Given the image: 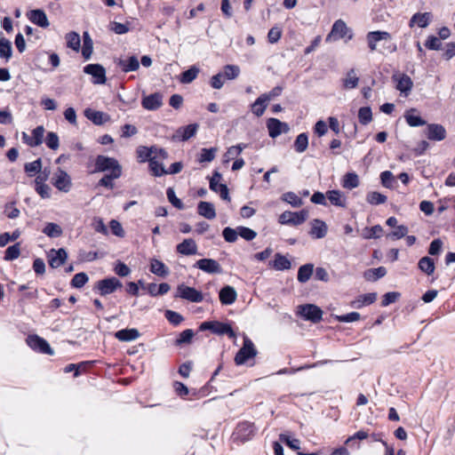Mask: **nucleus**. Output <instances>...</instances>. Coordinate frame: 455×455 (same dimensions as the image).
<instances>
[{
	"mask_svg": "<svg viewBox=\"0 0 455 455\" xmlns=\"http://www.w3.org/2000/svg\"><path fill=\"white\" fill-rule=\"evenodd\" d=\"M199 331H211L214 334L228 335L229 338H234L235 336V333L229 323H221L219 321L203 322L199 326Z\"/></svg>",
	"mask_w": 455,
	"mask_h": 455,
	"instance_id": "f257e3e1",
	"label": "nucleus"
},
{
	"mask_svg": "<svg viewBox=\"0 0 455 455\" xmlns=\"http://www.w3.org/2000/svg\"><path fill=\"white\" fill-rule=\"evenodd\" d=\"M257 353L258 351L253 342L248 337H244L243 346L235 356V363L236 365H243L250 359L254 358Z\"/></svg>",
	"mask_w": 455,
	"mask_h": 455,
	"instance_id": "f03ea898",
	"label": "nucleus"
},
{
	"mask_svg": "<svg viewBox=\"0 0 455 455\" xmlns=\"http://www.w3.org/2000/svg\"><path fill=\"white\" fill-rule=\"evenodd\" d=\"M116 169L118 170V172H122V167L116 159L103 155H99L96 157L93 172H103L108 171L111 172L116 171Z\"/></svg>",
	"mask_w": 455,
	"mask_h": 455,
	"instance_id": "7ed1b4c3",
	"label": "nucleus"
},
{
	"mask_svg": "<svg viewBox=\"0 0 455 455\" xmlns=\"http://www.w3.org/2000/svg\"><path fill=\"white\" fill-rule=\"evenodd\" d=\"M122 286V283L116 277H108L98 281L95 284L94 290H97L100 295L106 296L113 293Z\"/></svg>",
	"mask_w": 455,
	"mask_h": 455,
	"instance_id": "20e7f679",
	"label": "nucleus"
},
{
	"mask_svg": "<svg viewBox=\"0 0 455 455\" xmlns=\"http://www.w3.org/2000/svg\"><path fill=\"white\" fill-rule=\"evenodd\" d=\"M298 313L307 321L317 323L322 320V309L314 304H305L299 307Z\"/></svg>",
	"mask_w": 455,
	"mask_h": 455,
	"instance_id": "39448f33",
	"label": "nucleus"
},
{
	"mask_svg": "<svg viewBox=\"0 0 455 455\" xmlns=\"http://www.w3.org/2000/svg\"><path fill=\"white\" fill-rule=\"evenodd\" d=\"M27 344L33 350L42 354L52 355L54 354L53 349L50 347L49 343L38 335H29L27 338Z\"/></svg>",
	"mask_w": 455,
	"mask_h": 455,
	"instance_id": "423d86ee",
	"label": "nucleus"
},
{
	"mask_svg": "<svg viewBox=\"0 0 455 455\" xmlns=\"http://www.w3.org/2000/svg\"><path fill=\"white\" fill-rule=\"evenodd\" d=\"M176 297L187 299L190 302L199 303L204 300V295L201 291L193 287L187 286L183 283L178 285Z\"/></svg>",
	"mask_w": 455,
	"mask_h": 455,
	"instance_id": "0eeeda50",
	"label": "nucleus"
},
{
	"mask_svg": "<svg viewBox=\"0 0 455 455\" xmlns=\"http://www.w3.org/2000/svg\"><path fill=\"white\" fill-rule=\"evenodd\" d=\"M267 128L271 138L275 139L282 133H287L290 131L288 124L281 122L277 118H268L267 120Z\"/></svg>",
	"mask_w": 455,
	"mask_h": 455,
	"instance_id": "6e6552de",
	"label": "nucleus"
},
{
	"mask_svg": "<svg viewBox=\"0 0 455 455\" xmlns=\"http://www.w3.org/2000/svg\"><path fill=\"white\" fill-rule=\"evenodd\" d=\"M348 32L350 31L347 27V24L342 20H338L333 23L331 30L326 37V41H329L331 38H333L334 40L345 38ZM352 36H353L350 33L347 36V39L350 40Z\"/></svg>",
	"mask_w": 455,
	"mask_h": 455,
	"instance_id": "1a4fd4ad",
	"label": "nucleus"
},
{
	"mask_svg": "<svg viewBox=\"0 0 455 455\" xmlns=\"http://www.w3.org/2000/svg\"><path fill=\"white\" fill-rule=\"evenodd\" d=\"M391 40V35L387 31H370L366 35V41L371 52L377 51V44L380 41Z\"/></svg>",
	"mask_w": 455,
	"mask_h": 455,
	"instance_id": "9d476101",
	"label": "nucleus"
},
{
	"mask_svg": "<svg viewBox=\"0 0 455 455\" xmlns=\"http://www.w3.org/2000/svg\"><path fill=\"white\" fill-rule=\"evenodd\" d=\"M84 72L92 76L93 84H103L106 83V70L100 64H88L84 68Z\"/></svg>",
	"mask_w": 455,
	"mask_h": 455,
	"instance_id": "9b49d317",
	"label": "nucleus"
},
{
	"mask_svg": "<svg viewBox=\"0 0 455 455\" xmlns=\"http://www.w3.org/2000/svg\"><path fill=\"white\" fill-rule=\"evenodd\" d=\"M53 186L60 191L68 192L72 186L70 176L65 171L59 168L55 173Z\"/></svg>",
	"mask_w": 455,
	"mask_h": 455,
	"instance_id": "f8f14e48",
	"label": "nucleus"
},
{
	"mask_svg": "<svg viewBox=\"0 0 455 455\" xmlns=\"http://www.w3.org/2000/svg\"><path fill=\"white\" fill-rule=\"evenodd\" d=\"M47 258L50 267L57 268L65 263L68 258V253L63 248L59 250L52 249L47 253Z\"/></svg>",
	"mask_w": 455,
	"mask_h": 455,
	"instance_id": "ddd939ff",
	"label": "nucleus"
},
{
	"mask_svg": "<svg viewBox=\"0 0 455 455\" xmlns=\"http://www.w3.org/2000/svg\"><path fill=\"white\" fill-rule=\"evenodd\" d=\"M44 134V128L42 125L36 127L32 131V135L29 136L26 132H22V140L29 147H37L42 144Z\"/></svg>",
	"mask_w": 455,
	"mask_h": 455,
	"instance_id": "4468645a",
	"label": "nucleus"
},
{
	"mask_svg": "<svg viewBox=\"0 0 455 455\" xmlns=\"http://www.w3.org/2000/svg\"><path fill=\"white\" fill-rule=\"evenodd\" d=\"M195 267L208 274H220L222 271L220 263L212 259H199L196 262Z\"/></svg>",
	"mask_w": 455,
	"mask_h": 455,
	"instance_id": "2eb2a0df",
	"label": "nucleus"
},
{
	"mask_svg": "<svg viewBox=\"0 0 455 455\" xmlns=\"http://www.w3.org/2000/svg\"><path fill=\"white\" fill-rule=\"evenodd\" d=\"M426 135L430 140L441 141L446 138V130L442 124H430L427 126Z\"/></svg>",
	"mask_w": 455,
	"mask_h": 455,
	"instance_id": "dca6fc26",
	"label": "nucleus"
},
{
	"mask_svg": "<svg viewBox=\"0 0 455 455\" xmlns=\"http://www.w3.org/2000/svg\"><path fill=\"white\" fill-rule=\"evenodd\" d=\"M141 105L147 110H156L163 105V95L160 92H155L145 96Z\"/></svg>",
	"mask_w": 455,
	"mask_h": 455,
	"instance_id": "f3484780",
	"label": "nucleus"
},
{
	"mask_svg": "<svg viewBox=\"0 0 455 455\" xmlns=\"http://www.w3.org/2000/svg\"><path fill=\"white\" fill-rule=\"evenodd\" d=\"M198 129L197 124H191L180 127L173 135L174 140L185 141L196 135Z\"/></svg>",
	"mask_w": 455,
	"mask_h": 455,
	"instance_id": "a211bd4d",
	"label": "nucleus"
},
{
	"mask_svg": "<svg viewBox=\"0 0 455 455\" xmlns=\"http://www.w3.org/2000/svg\"><path fill=\"white\" fill-rule=\"evenodd\" d=\"M311 229L309 235L316 239L323 238L328 231L326 223L319 219H314L311 222Z\"/></svg>",
	"mask_w": 455,
	"mask_h": 455,
	"instance_id": "6ab92c4d",
	"label": "nucleus"
},
{
	"mask_svg": "<svg viewBox=\"0 0 455 455\" xmlns=\"http://www.w3.org/2000/svg\"><path fill=\"white\" fill-rule=\"evenodd\" d=\"M433 15L431 12H417L412 15L409 21V27L413 28L417 25L419 28H427L431 22Z\"/></svg>",
	"mask_w": 455,
	"mask_h": 455,
	"instance_id": "aec40b11",
	"label": "nucleus"
},
{
	"mask_svg": "<svg viewBox=\"0 0 455 455\" xmlns=\"http://www.w3.org/2000/svg\"><path fill=\"white\" fill-rule=\"evenodd\" d=\"M393 79L397 82L396 89L403 93L404 96H408L413 87V82L411 77L405 74L399 76H393Z\"/></svg>",
	"mask_w": 455,
	"mask_h": 455,
	"instance_id": "412c9836",
	"label": "nucleus"
},
{
	"mask_svg": "<svg viewBox=\"0 0 455 455\" xmlns=\"http://www.w3.org/2000/svg\"><path fill=\"white\" fill-rule=\"evenodd\" d=\"M176 251L178 253L186 256L195 255L197 253V245L194 239L186 238L176 246Z\"/></svg>",
	"mask_w": 455,
	"mask_h": 455,
	"instance_id": "4be33fe9",
	"label": "nucleus"
},
{
	"mask_svg": "<svg viewBox=\"0 0 455 455\" xmlns=\"http://www.w3.org/2000/svg\"><path fill=\"white\" fill-rule=\"evenodd\" d=\"M28 18L32 23L44 28L49 27L50 25L45 12L41 9L30 11L28 13Z\"/></svg>",
	"mask_w": 455,
	"mask_h": 455,
	"instance_id": "5701e85b",
	"label": "nucleus"
},
{
	"mask_svg": "<svg viewBox=\"0 0 455 455\" xmlns=\"http://www.w3.org/2000/svg\"><path fill=\"white\" fill-rule=\"evenodd\" d=\"M84 114L87 119L96 125H101L110 119L108 114L89 108L84 109Z\"/></svg>",
	"mask_w": 455,
	"mask_h": 455,
	"instance_id": "b1692460",
	"label": "nucleus"
},
{
	"mask_svg": "<svg viewBox=\"0 0 455 455\" xmlns=\"http://www.w3.org/2000/svg\"><path fill=\"white\" fill-rule=\"evenodd\" d=\"M219 296L223 305H231L235 301L237 293L234 287L226 285L220 291Z\"/></svg>",
	"mask_w": 455,
	"mask_h": 455,
	"instance_id": "393cba45",
	"label": "nucleus"
},
{
	"mask_svg": "<svg viewBox=\"0 0 455 455\" xmlns=\"http://www.w3.org/2000/svg\"><path fill=\"white\" fill-rule=\"evenodd\" d=\"M114 336L119 341L129 342L137 339L140 336V333L137 329L132 328L117 331L115 332Z\"/></svg>",
	"mask_w": 455,
	"mask_h": 455,
	"instance_id": "a878e982",
	"label": "nucleus"
},
{
	"mask_svg": "<svg viewBox=\"0 0 455 455\" xmlns=\"http://www.w3.org/2000/svg\"><path fill=\"white\" fill-rule=\"evenodd\" d=\"M116 64L121 68L122 71L125 73L136 71L140 68V63L136 56H131L126 60L119 59Z\"/></svg>",
	"mask_w": 455,
	"mask_h": 455,
	"instance_id": "bb28decb",
	"label": "nucleus"
},
{
	"mask_svg": "<svg viewBox=\"0 0 455 455\" xmlns=\"http://www.w3.org/2000/svg\"><path fill=\"white\" fill-rule=\"evenodd\" d=\"M199 215L208 220H213L216 217L214 205L212 203L201 201L197 205Z\"/></svg>",
	"mask_w": 455,
	"mask_h": 455,
	"instance_id": "cd10ccee",
	"label": "nucleus"
},
{
	"mask_svg": "<svg viewBox=\"0 0 455 455\" xmlns=\"http://www.w3.org/2000/svg\"><path fill=\"white\" fill-rule=\"evenodd\" d=\"M387 275V269L384 267H379L376 268H369L363 272V277L369 282H376L379 278L384 277Z\"/></svg>",
	"mask_w": 455,
	"mask_h": 455,
	"instance_id": "c85d7f7f",
	"label": "nucleus"
},
{
	"mask_svg": "<svg viewBox=\"0 0 455 455\" xmlns=\"http://www.w3.org/2000/svg\"><path fill=\"white\" fill-rule=\"evenodd\" d=\"M377 299L376 292H370L366 294L360 295L356 298L355 300L352 302V306L356 308H361L365 305H371L374 303Z\"/></svg>",
	"mask_w": 455,
	"mask_h": 455,
	"instance_id": "c756f323",
	"label": "nucleus"
},
{
	"mask_svg": "<svg viewBox=\"0 0 455 455\" xmlns=\"http://www.w3.org/2000/svg\"><path fill=\"white\" fill-rule=\"evenodd\" d=\"M269 264L273 268L279 271L290 269L291 267V261L281 253H276L275 255V259L272 262H269Z\"/></svg>",
	"mask_w": 455,
	"mask_h": 455,
	"instance_id": "7c9ffc66",
	"label": "nucleus"
},
{
	"mask_svg": "<svg viewBox=\"0 0 455 455\" xmlns=\"http://www.w3.org/2000/svg\"><path fill=\"white\" fill-rule=\"evenodd\" d=\"M313 272H314V265L313 264L307 263V264L302 265L301 267H299V268L298 270V275H297L298 281L301 283H307L310 279L311 275H313Z\"/></svg>",
	"mask_w": 455,
	"mask_h": 455,
	"instance_id": "2f4dec72",
	"label": "nucleus"
},
{
	"mask_svg": "<svg viewBox=\"0 0 455 455\" xmlns=\"http://www.w3.org/2000/svg\"><path fill=\"white\" fill-rule=\"evenodd\" d=\"M121 175H122V172H118V170L116 169V171L105 174L99 180L98 185L101 186V187H105L109 189H112L114 188V184H113L112 180L120 178Z\"/></svg>",
	"mask_w": 455,
	"mask_h": 455,
	"instance_id": "473e14b6",
	"label": "nucleus"
},
{
	"mask_svg": "<svg viewBox=\"0 0 455 455\" xmlns=\"http://www.w3.org/2000/svg\"><path fill=\"white\" fill-rule=\"evenodd\" d=\"M419 268L427 275H431L435 272V261L430 257L425 256L419 260Z\"/></svg>",
	"mask_w": 455,
	"mask_h": 455,
	"instance_id": "72a5a7b5",
	"label": "nucleus"
},
{
	"mask_svg": "<svg viewBox=\"0 0 455 455\" xmlns=\"http://www.w3.org/2000/svg\"><path fill=\"white\" fill-rule=\"evenodd\" d=\"M150 271L158 275V276H161V277H164L166 276L168 274H169V269L168 267L164 265V262L156 259H153L151 260V263H150Z\"/></svg>",
	"mask_w": 455,
	"mask_h": 455,
	"instance_id": "f704fd0d",
	"label": "nucleus"
},
{
	"mask_svg": "<svg viewBox=\"0 0 455 455\" xmlns=\"http://www.w3.org/2000/svg\"><path fill=\"white\" fill-rule=\"evenodd\" d=\"M327 198L331 204L339 207H346V199L339 190H329L326 193Z\"/></svg>",
	"mask_w": 455,
	"mask_h": 455,
	"instance_id": "c9c22d12",
	"label": "nucleus"
},
{
	"mask_svg": "<svg viewBox=\"0 0 455 455\" xmlns=\"http://www.w3.org/2000/svg\"><path fill=\"white\" fill-rule=\"evenodd\" d=\"M267 102L262 98V96H259L257 100L251 105V111L257 117H260L263 116L266 108H267Z\"/></svg>",
	"mask_w": 455,
	"mask_h": 455,
	"instance_id": "e433bc0d",
	"label": "nucleus"
},
{
	"mask_svg": "<svg viewBox=\"0 0 455 455\" xmlns=\"http://www.w3.org/2000/svg\"><path fill=\"white\" fill-rule=\"evenodd\" d=\"M67 42V47L78 52L81 46V39L80 36L75 32L71 31L68 33L65 36Z\"/></svg>",
	"mask_w": 455,
	"mask_h": 455,
	"instance_id": "4c0bfd02",
	"label": "nucleus"
},
{
	"mask_svg": "<svg viewBox=\"0 0 455 455\" xmlns=\"http://www.w3.org/2000/svg\"><path fill=\"white\" fill-rule=\"evenodd\" d=\"M148 167L151 172V174L155 177H160L164 174H167L164 166L163 165V164L158 163L156 161V156H153V158L149 159Z\"/></svg>",
	"mask_w": 455,
	"mask_h": 455,
	"instance_id": "58836bf2",
	"label": "nucleus"
},
{
	"mask_svg": "<svg viewBox=\"0 0 455 455\" xmlns=\"http://www.w3.org/2000/svg\"><path fill=\"white\" fill-rule=\"evenodd\" d=\"M199 72L200 69L196 66L190 67L188 70L181 73L180 83L190 84L197 77Z\"/></svg>",
	"mask_w": 455,
	"mask_h": 455,
	"instance_id": "ea45409f",
	"label": "nucleus"
},
{
	"mask_svg": "<svg viewBox=\"0 0 455 455\" xmlns=\"http://www.w3.org/2000/svg\"><path fill=\"white\" fill-rule=\"evenodd\" d=\"M43 233L51 238H56L62 235V228L56 223L48 222L44 228Z\"/></svg>",
	"mask_w": 455,
	"mask_h": 455,
	"instance_id": "a19ab883",
	"label": "nucleus"
},
{
	"mask_svg": "<svg viewBox=\"0 0 455 455\" xmlns=\"http://www.w3.org/2000/svg\"><path fill=\"white\" fill-rule=\"evenodd\" d=\"M342 186L347 189H353L359 186L358 175L355 172H348L344 176Z\"/></svg>",
	"mask_w": 455,
	"mask_h": 455,
	"instance_id": "79ce46f5",
	"label": "nucleus"
},
{
	"mask_svg": "<svg viewBox=\"0 0 455 455\" xmlns=\"http://www.w3.org/2000/svg\"><path fill=\"white\" fill-rule=\"evenodd\" d=\"M359 78L356 76L355 70L351 68L347 73V77L343 80V86L346 89H354L358 85Z\"/></svg>",
	"mask_w": 455,
	"mask_h": 455,
	"instance_id": "37998d69",
	"label": "nucleus"
},
{
	"mask_svg": "<svg viewBox=\"0 0 455 455\" xmlns=\"http://www.w3.org/2000/svg\"><path fill=\"white\" fill-rule=\"evenodd\" d=\"M308 146V136L307 133L302 132L299 134L294 141V148L298 153L306 151Z\"/></svg>",
	"mask_w": 455,
	"mask_h": 455,
	"instance_id": "c03bdc74",
	"label": "nucleus"
},
{
	"mask_svg": "<svg viewBox=\"0 0 455 455\" xmlns=\"http://www.w3.org/2000/svg\"><path fill=\"white\" fill-rule=\"evenodd\" d=\"M12 43L4 38H0V58H4L7 60L12 57Z\"/></svg>",
	"mask_w": 455,
	"mask_h": 455,
	"instance_id": "a18cd8bd",
	"label": "nucleus"
},
{
	"mask_svg": "<svg viewBox=\"0 0 455 455\" xmlns=\"http://www.w3.org/2000/svg\"><path fill=\"white\" fill-rule=\"evenodd\" d=\"M415 111L416 109L411 108L405 114L404 117L406 119L407 124L411 127H417L426 124V121L423 120L419 116H415L412 114Z\"/></svg>",
	"mask_w": 455,
	"mask_h": 455,
	"instance_id": "49530a36",
	"label": "nucleus"
},
{
	"mask_svg": "<svg viewBox=\"0 0 455 455\" xmlns=\"http://www.w3.org/2000/svg\"><path fill=\"white\" fill-rule=\"evenodd\" d=\"M84 45L82 48V55L85 60H89L92 53V40L89 36L88 32H84L83 35Z\"/></svg>",
	"mask_w": 455,
	"mask_h": 455,
	"instance_id": "de8ad7c7",
	"label": "nucleus"
},
{
	"mask_svg": "<svg viewBox=\"0 0 455 455\" xmlns=\"http://www.w3.org/2000/svg\"><path fill=\"white\" fill-rule=\"evenodd\" d=\"M387 200V197L376 191L369 192L366 196V201L371 205H379L385 204Z\"/></svg>",
	"mask_w": 455,
	"mask_h": 455,
	"instance_id": "09e8293b",
	"label": "nucleus"
},
{
	"mask_svg": "<svg viewBox=\"0 0 455 455\" xmlns=\"http://www.w3.org/2000/svg\"><path fill=\"white\" fill-rule=\"evenodd\" d=\"M281 199L292 207H299L303 204V201L294 192H286L282 195Z\"/></svg>",
	"mask_w": 455,
	"mask_h": 455,
	"instance_id": "8fccbe9b",
	"label": "nucleus"
},
{
	"mask_svg": "<svg viewBox=\"0 0 455 455\" xmlns=\"http://www.w3.org/2000/svg\"><path fill=\"white\" fill-rule=\"evenodd\" d=\"M194 335H195V333H194L193 330L187 329L180 333V335L176 339L174 344L176 346H182L184 344H189V343H191Z\"/></svg>",
	"mask_w": 455,
	"mask_h": 455,
	"instance_id": "3c124183",
	"label": "nucleus"
},
{
	"mask_svg": "<svg viewBox=\"0 0 455 455\" xmlns=\"http://www.w3.org/2000/svg\"><path fill=\"white\" fill-rule=\"evenodd\" d=\"M42 170V160L38 158L31 163H27L24 165V171L28 176H33Z\"/></svg>",
	"mask_w": 455,
	"mask_h": 455,
	"instance_id": "603ef678",
	"label": "nucleus"
},
{
	"mask_svg": "<svg viewBox=\"0 0 455 455\" xmlns=\"http://www.w3.org/2000/svg\"><path fill=\"white\" fill-rule=\"evenodd\" d=\"M223 77L228 80H233L240 75V68L236 65H226L223 68Z\"/></svg>",
	"mask_w": 455,
	"mask_h": 455,
	"instance_id": "864d4df0",
	"label": "nucleus"
},
{
	"mask_svg": "<svg viewBox=\"0 0 455 455\" xmlns=\"http://www.w3.org/2000/svg\"><path fill=\"white\" fill-rule=\"evenodd\" d=\"M20 255V245L19 243L9 246L4 254V259L11 261L18 259Z\"/></svg>",
	"mask_w": 455,
	"mask_h": 455,
	"instance_id": "5fc2aeb1",
	"label": "nucleus"
},
{
	"mask_svg": "<svg viewBox=\"0 0 455 455\" xmlns=\"http://www.w3.org/2000/svg\"><path fill=\"white\" fill-rule=\"evenodd\" d=\"M408 228L404 225H400L395 228V230L387 235V238L391 240L401 239L408 234Z\"/></svg>",
	"mask_w": 455,
	"mask_h": 455,
	"instance_id": "6e6d98bb",
	"label": "nucleus"
},
{
	"mask_svg": "<svg viewBox=\"0 0 455 455\" xmlns=\"http://www.w3.org/2000/svg\"><path fill=\"white\" fill-rule=\"evenodd\" d=\"M359 122L366 125L372 120V113L370 107H363L358 111Z\"/></svg>",
	"mask_w": 455,
	"mask_h": 455,
	"instance_id": "4d7b16f0",
	"label": "nucleus"
},
{
	"mask_svg": "<svg viewBox=\"0 0 455 455\" xmlns=\"http://www.w3.org/2000/svg\"><path fill=\"white\" fill-rule=\"evenodd\" d=\"M279 439L293 451H299L300 448V441L299 439L291 438L284 434H281Z\"/></svg>",
	"mask_w": 455,
	"mask_h": 455,
	"instance_id": "13d9d810",
	"label": "nucleus"
},
{
	"mask_svg": "<svg viewBox=\"0 0 455 455\" xmlns=\"http://www.w3.org/2000/svg\"><path fill=\"white\" fill-rule=\"evenodd\" d=\"M166 196L169 200V202L177 209L183 210L184 209V204L181 202L180 199H179L172 188H168L166 190Z\"/></svg>",
	"mask_w": 455,
	"mask_h": 455,
	"instance_id": "bf43d9fd",
	"label": "nucleus"
},
{
	"mask_svg": "<svg viewBox=\"0 0 455 455\" xmlns=\"http://www.w3.org/2000/svg\"><path fill=\"white\" fill-rule=\"evenodd\" d=\"M335 320L340 323H351L361 319V315L358 312H351L341 315H332Z\"/></svg>",
	"mask_w": 455,
	"mask_h": 455,
	"instance_id": "052dcab7",
	"label": "nucleus"
},
{
	"mask_svg": "<svg viewBox=\"0 0 455 455\" xmlns=\"http://www.w3.org/2000/svg\"><path fill=\"white\" fill-rule=\"evenodd\" d=\"M89 280L88 275L84 273L76 274L71 280V286L75 288H82Z\"/></svg>",
	"mask_w": 455,
	"mask_h": 455,
	"instance_id": "680f3d73",
	"label": "nucleus"
},
{
	"mask_svg": "<svg viewBox=\"0 0 455 455\" xmlns=\"http://www.w3.org/2000/svg\"><path fill=\"white\" fill-rule=\"evenodd\" d=\"M217 149L215 148H202L198 161L200 163L212 162L215 158Z\"/></svg>",
	"mask_w": 455,
	"mask_h": 455,
	"instance_id": "e2e57ef3",
	"label": "nucleus"
},
{
	"mask_svg": "<svg viewBox=\"0 0 455 455\" xmlns=\"http://www.w3.org/2000/svg\"><path fill=\"white\" fill-rule=\"evenodd\" d=\"M308 217V212L305 209L301 210L299 212H292V216L291 217L292 226H298L304 223Z\"/></svg>",
	"mask_w": 455,
	"mask_h": 455,
	"instance_id": "0e129e2a",
	"label": "nucleus"
},
{
	"mask_svg": "<svg viewBox=\"0 0 455 455\" xmlns=\"http://www.w3.org/2000/svg\"><path fill=\"white\" fill-rule=\"evenodd\" d=\"M45 144L49 148L56 150L60 146V140L57 133L53 132H48L45 138Z\"/></svg>",
	"mask_w": 455,
	"mask_h": 455,
	"instance_id": "69168bd1",
	"label": "nucleus"
},
{
	"mask_svg": "<svg viewBox=\"0 0 455 455\" xmlns=\"http://www.w3.org/2000/svg\"><path fill=\"white\" fill-rule=\"evenodd\" d=\"M237 231L238 235L246 241H251L257 236V233L247 227L239 226L237 227Z\"/></svg>",
	"mask_w": 455,
	"mask_h": 455,
	"instance_id": "338daca9",
	"label": "nucleus"
},
{
	"mask_svg": "<svg viewBox=\"0 0 455 455\" xmlns=\"http://www.w3.org/2000/svg\"><path fill=\"white\" fill-rule=\"evenodd\" d=\"M166 319L174 326H177L184 320L183 316L172 310H166L164 314Z\"/></svg>",
	"mask_w": 455,
	"mask_h": 455,
	"instance_id": "774afa93",
	"label": "nucleus"
}]
</instances>
